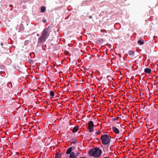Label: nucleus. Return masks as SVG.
Here are the masks:
<instances>
[{"label": "nucleus", "instance_id": "nucleus-1", "mask_svg": "<svg viewBox=\"0 0 158 158\" xmlns=\"http://www.w3.org/2000/svg\"><path fill=\"white\" fill-rule=\"evenodd\" d=\"M50 31L49 28H45L43 31L40 36L38 39V43L44 42L50 35Z\"/></svg>", "mask_w": 158, "mask_h": 158}, {"label": "nucleus", "instance_id": "nucleus-2", "mask_svg": "<svg viewBox=\"0 0 158 158\" xmlns=\"http://www.w3.org/2000/svg\"><path fill=\"white\" fill-rule=\"evenodd\" d=\"M110 138L109 134H102L100 139L102 140L103 144L106 145L110 144L111 141Z\"/></svg>", "mask_w": 158, "mask_h": 158}, {"label": "nucleus", "instance_id": "nucleus-3", "mask_svg": "<svg viewBox=\"0 0 158 158\" xmlns=\"http://www.w3.org/2000/svg\"><path fill=\"white\" fill-rule=\"evenodd\" d=\"M89 154L95 157L99 156V148L96 147L91 149L89 152Z\"/></svg>", "mask_w": 158, "mask_h": 158}, {"label": "nucleus", "instance_id": "nucleus-4", "mask_svg": "<svg viewBox=\"0 0 158 158\" xmlns=\"http://www.w3.org/2000/svg\"><path fill=\"white\" fill-rule=\"evenodd\" d=\"M107 66L106 65H103L99 68L100 69V71L101 74L103 75H106L108 73V70L107 69Z\"/></svg>", "mask_w": 158, "mask_h": 158}, {"label": "nucleus", "instance_id": "nucleus-5", "mask_svg": "<svg viewBox=\"0 0 158 158\" xmlns=\"http://www.w3.org/2000/svg\"><path fill=\"white\" fill-rule=\"evenodd\" d=\"M94 126V124L91 121H89L88 122V130L89 132H91L93 131V127Z\"/></svg>", "mask_w": 158, "mask_h": 158}, {"label": "nucleus", "instance_id": "nucleus-6", "mask_svg": "<svg viewBox=\"0 0 158 158\" xmlns=\"http://www.w3.org/2000/svg\"><path fill=\"white\" fill-rule=\"evenodd\" d=\"M92 121L93 123L94 124V126H97L98 125V117H95L93 119Z\"/></svg>", "mask_w": 158, "mask_h": 158}, {"label": "nucleus", "instance_id": "nucleus-7", "mask_svg": "<svg viewBox=\"0 0 158 158\" xmlns=\"http://www.w3.org/2000/svg\"><path fill=\"white\" fill-rule=\"evenodd\" d=\"M78 155H76V153L73 152H72L70 154L69 157L70 158H76Z\"/></svg>", "mask_w": 158, "mask_h": 158}, {"label": "nucleus", "instance_id": "nucleus-8", "mask_svg": "<svg viewBox=\"0 0 158 158\" xmlns=\"http://www.w3.org/2000/svg\"><path fill=\"white\" fill-rule=\"evenodd\" d=\"M112 129L113 131L116 134H118L119 133V130L116 127H113Z\"/></svg>", "mask_w": 158, "mask_h": 158}, {"label": "nucleus", "instance_id": "nucleus-9", "mask_svg": "<svg viewBox=\"0 0 158 158\" xmlns=\"http://www.w3.org/2000/svg\"><path fill=\"white\" fill-rule=\"evenodd\" d=\"M144 72L146 73L150 74L152 72V70L150 69L146 68L144 69Z\"/></svg>", "mask_w": 158, "mask_h": 158}, {"label": "nucleus", "instance_id": "nucleus-10", "mask_svg": "<svg viewBox=\"0 0 158 158\" xmlns=\"http://www.w3.org/2000/svg\"><path fill=\"white\" fill-rule=\"evenodd\" d=\"M24 29V26L22 24H20L19 26V27L18 29L19 32H21Z\"/></svg>", "mask_w": 158, "mask_h": 158}, {"label": "nucleus", "instance_id": "nucleus-11", "mask_svg": "<svg viewBox=\"0 0 158 158\" xmlns=\"http://www.w3.org/2000/svg\"><path fill=\"white\" fill-rule=\"evenodd\" d=\"M72 148L71 147H69V148H68L66 152V154H70L71 153V152L72 151Z\"/></svg>", "mask_w": 158, "mask_h": 158}, {"label": "nucleus", "instance_id": "nucleus-12", "mask_svg": "<svg viewBox=\"0 0 158 158\" xmlns=\"http://www.w3.org/2000/svg\"><path fill=\"white\" fill-rule=\"evenodd\" d=\"M79 127L78 126H76L74 127L72 130V132L73 133H75L77 132L78 129Z\"/></svg>", "mask_w": 158, "mask_h": 158}, {"label": "nucleus", "instance_id": "nucleus-13", "mask_svg": "<svg viewBox=\"0 0 158 158\" xmlns=\"http://www.w3.org/2000/svg\"><path fill=\"white\" fill-rule=\"evenodd\" d=\"M128 54L130 56H133L135 54L134 52L130 50L128 52Z\"/></svg>", "mask_w": 158, "mask_h": 158}, {"label": "nucleus", "instance_id": "nucleus-14", "mask_svg": "<svg viewBox=\"0 0 158 158\" xmlns=\"http://www.w3.org/2000/svg\"><path fill=\"white\" fill-rule=\"evenodd\" d=\"M45 10H46V8L44 6H43L41 7V12L43 13V12H44L45 11Z\"/></svg>", "mask_w": 158, "mask_h": 158}, {"label": "nucleus", "instance_id": "nucleus-15", "mask_svg": "<svg viewBox=\"0 0 158 158\" xmlns=\"http://www.w3.org/2000/svg\"><path fill=\"white\" fill-rule=\"evenodd\" d=\"M138 43L140 45H142L144 44V42L143 41L139 40L138 41Z\"/></svg>", "mask_w": 158, "mask_h": 158}, {"label": "nucleus", "instance_id": "nucleus-16", "mask_svg": "<svg viewBox=\"0 0 158 158\" xmlns=\"http://www.w3.org/2000/svg\"><path fill=\"white\" fill-rule=\"evenodd\" d=\"M50 95L52 97H53L54 96V93L52 91H51L50 92Z\"/></svg>", "mask_w": 158, "mask_h": 158}, {"label": "nucleus", "instance_id": "nucleus-17", "mask_svg": "<svg viewBox=\"0 0 158 158\" xmlns=\"http://www.w3.org/2000/svg\"><path fill=\"white\" fill-rule=\"evenodd\" d=\"M61 156L60 154H57L56 155L55 158H60Z\"/></svg>", "mask_w": 158, "mask_h": 158}, {"label": "nucleus", "instance_id": "nucleus-18", "mask_svg": "<svg viewBox=\"0 0 158 158\" xmlns=\"http://www.w3.org/2000/svg\"><path fill=\"white\" fill-rule=\"evenodd\" d=\"M107 79L109 81H111V79H112L111 76H108L107 77Z\"/></svg>", "mask_w": 158, "mask_h": 158}, {"label": "nucleus", "instance_id": "nucleus-19", "mask_svg": "<svg viewBox=\"0 0 158 158\" xmlns=\"http://www.w3.org/2000/svg\"><path fill=\"white\" fill-rule=\"evenodd\" d=\"M119 118V117H116V118H113L112 119V121L113 122H114L116 120H118Z\"/></svg>", "mask_w": 158, "mask_h": 158}, {"label": "nucleus", "instance_id": "nucleus-20", "mask_svg": "<svg viewBox=\"0 0 158 158\" xmlns=\"http://www.w3.org/2000/svg\"><path fill=\"white\" fill-rule=\"evenodd\" d=\"M77 141L76 140L74 139V140H73V141L72 142L73 144H74V143H77Z\"/></svg>", "mask_w": 158, "mask_h": 158}, {"label": "nucleus", "instance_id": "nucleus-21", "mask_svg": "<svg viewBox=\"0 0 158 158\" xmlns=\"http://www.w3.org/2000/svg\"><path fill=\"white\" fill-rule=\"evenodd\" d=\"M29 41L28 40H26L24 44L25 45H27L29 43Z\"/></svg>", "mask_w": 158, "mask_h": 158}, {"label": "nucleus", "instance_id": "nucleus-22", "mask_svg": "<svg viewBox=\"0 0 158 158\" xmlns=\"http://www.w3.org/2000/svg\"><path fill=\"white\" fill-rule=\"evenodd\" d=\"M102 153V151L100 149H99V157L100 156Z\"/></svg>", "mask_w": 158, "mask_h": 158}, {"label": "nucleus", "instance_id": "nucleus-23", "mask_svg": "<svg viewBox=\"0 0 158 158\" xmlns=\"http://www.w3.org/2000/svg\"><path fill=\"white\" fill-rule=\"evenodd\" d=\"M103 41V40L102 39H101L99 40V44H101V43H102Z\"/></svg>", "mask_w": 158, "mask_h": 158}, {"label": "nucleus", "instance_id": "nucleus-24", "mask_svg": "<svg viewBox=\"0 0 158 158\" xmlns=\"http://www.w3.org/2000/svg\"><path fill=\"white\" fill-rule=\"evenodd\" d=\"M64 53L65 54H67V53H68V52L67 51H65L64 52Z\"/></svg>", "mask_w": 158, "mask_h": 158}, {"label": "nucleus", "instance_id": "nucleus-25", "mask_svg": "<svg viewBox=\"0 0 158 158\" xmlns=\"http://www.w3.org/2000/svg\"><path fill=\"white\" fill-rule=\"evenodd\" d=\"M96 134L97 135H99V131H97L96 132Z\"/></svg>", "mask_w": 158, "mask_h": 158}, {"label": "nucleus", "instance_id": "nucleus-26", "mask_svg": "<svg viewBox=\"0 0 158 158\" xmlns=\"http://www.w3.org/2000/svg\"><path fill=\"white\" fill-rule=\"evenodd\" d=\"M89 19H91L92 18V16H89Z\"/></svg>", "mask_w": 158, "mask_h": 158}, {"label": "nucleus", "instance_id": "nucleus-27", "mask_svg": "<svg viewBox=\"0 0 158 158\" xmlns=\"http://www.w3.org/2000/svg\"><path fill=\"white\" fill-rule=\"evenodd\" d=\"M103 131L102 130V131H101V130H99V134H100L101 133V132L102 131Z\"/></svg>", "mask_w": 158, "mask_h": 158}, {"label": "nucleus", "instance_id": "nucleus-28", "mask_svg": "<svg viewBox=\"0 0 158 158\" xmlns=\"http://www.w3.org/2000/svg\"><path fill=\"white\" fill-rule=\"evenodd\" d=\"M43 22L44 23H46V20H43Z\"/></svg>", "mask_w": 158, "mask_h": 158}, {"label": "nucleus", "instance_id": "nucleus-29", "mask_svg": "<svg viewBox=\"0 0 158 158\" xmlns=\"http://www.w3.org/2000/svg\"><path fill=\"white\" fill-rule=\"evenodd\" d=\"M79 153L78 152H77L76 154V155H78V156L79 155Z\"/></svg>", "mask_w": 158, "mask_h": 158}, {"label": "nucleus", "instance_id": "nucleus-30", "mask_svg": "<svg viewBox=\"0 0 158 158\" xmlns=\"http://www.w3.org/2000/svg\"><path fill=\"white\" fill-rule=\"evenodd\" d=\"M80 158H86L85 157H80Z\"/></svg>", "mask_w": 158, "mask_h": 158}, {"label": "nucleus", "instance_id": "nucleus-31", "mask_svg": "<svg viewBox=\"0 0 158 158\" xmlns=\"http://www.w3.org/2000/svg\"><path fill=\"white\" fill-rule=\"evenodd\" d=\"M1 45H2V46L3 45V43H1Z\"/></svg>", "mask_w": 158, "mask_h": 158}, {"label": "nucleus", "instance_id": "nucleus-32", "mask_svg": "<svg viewBox=\"0 0 158 158\" xmlns=\"http://www.w3.org/2000/svg\"><path fill=\"white\" fill-rule=\"evenodd\" d=\"M99 118L101 117V116L100 115L99 116Z\"/></svg>", "mask_w": 158, "mask_h": 158}, {"label": "nucleus", "instance_id": "nucleus-33", "mask_svg": "<svg viewBox=\"0 0 158 158\" xmlns=\"http://www.w3.org/2000/svg\"><path fill=\"white\" fill-rule=\"evenodd\" d=\"M100 60H103V59H101Z\"/></svg>", "mask_w": 158, "mask_h": 158}]
</instances>
